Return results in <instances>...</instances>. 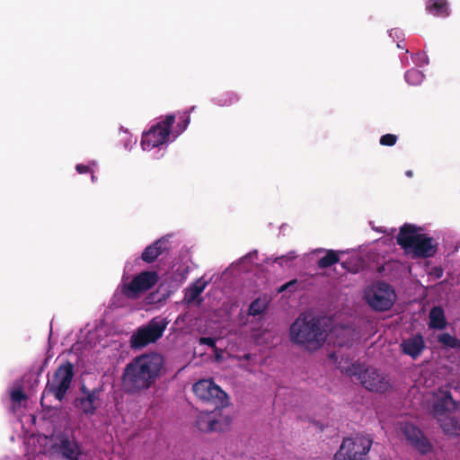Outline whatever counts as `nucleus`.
Segmentation results:
<instances>
[{
    "label": "nucleus",
    "mask_w": 460,
    "mask_h": 460,
    "mask_svg": "<svg viewBox=\"0 0 460 460\" xmlns=\"http://www.w3.org/2000/svg\"><path fill=\"white\" fill-rule=\"evenodd\" d=\"M164 358L156 352L146 353L128 362L122 374V386L128 394H140L155 384L161 376Z\"/></svg>",
    "instance_id": "nucleus-1"
},
{
    "label": "nucleus",
    "mask_w": 460,
    "mask_h": 460,
    "mask_svg": "<svg viewBox=\"0 0 460 460\" xmlns=\"http://www.w3.org/2000/svg\"><path fill=\"white\" fill-rule=\"evenodd\" d=\"M323 319L308 314H301L290 326V340L305 349L314 351L325 342L326 333Z\"/></svg>",
    "instance_id": "nucleus-2"
},
{
    "label": "nucleus",
    "mask_w": 460,
    "mask_h": 460,
    "mask_svg": "<svg viewBox=\"0 0 460 460\" xmlns=\"http://www.w3.org/2000/svg\"><path fill=\"white\" fill-rule=\"evenodd\" d=\"M420 230V227L406 223L400 228L396 242L406 253H412L416 258L433 257L438 251V243Z\"/></svg>",
    "instance_id": "nucleus-3"
},
{
    "label": "nucleus",
    "mask_w": 460,
    "mask_h": 460,
    "mask_svg": "<svg viewBox=\"0 0 460 460\" xmlns=\"http://www.w3.org/2000/svg\"><path fill=\"white\" fill-rule=\"evenodd\" d=\"M341 371L350 377H355L368 391L384 394L391 389L390 382L386 376L374 367H366L360 363H353Z\"/></svg>",
    "instance_id": "nucleus-4"
},
{
    "label": "nucleus",
    "mask_w": 460,
    "mask_h": 460,
    "mask_svg": "<svg viewBox=\"0 0 460 460\" xmlns=\"http://www.w3.org/2000/svg\"><path fill=\"white\" fill-rule=\"evenodd\" d=\"M75 376V367L73 363L66 360L61 363L54 371L52 376L48 379L45 385L43 395H53L58 401L62 402L66 397ZM43 398H41V402Z\"/></svg>",
    "instance_id": "nucleus-5"
},
{
    "label": "nucleus",
    "mask_w": 460,
    "mask_h": 460,
    "mask_svg": "<svg viewBox=\"0 0 460 460\" xmlns=\"http://www.w3.org/2000/svg\"><path fill=\"white\" fill-rule=\"evenodd\" d=\"M169 321L166 318L155 317L146 325H142L133 332L129 339V346L133 349H141L151 343L156 342L164 334Z\"/></svg>",
    "instance_id": "nucleus-6"
},
{
    "label": "nucleus",
    "mask_w": 460,
    "mask_h": 460,
    "mask_svg": "<svg viewBox=\"0 0 460 460\" xmlns=\"http://www.w3.org/2000/svg\"><path fill=\"white\" fill-rule=\"evenodd\" d=\"M372 439L365 436L346 438L334 455V460H367Z\"/></svg>",
    "instance_id": "nucleus-7"
},
{
    "label": "nucleus",
    "mask_w": 460,
    "mask_h": 460,
    "mask_svg": "<svg viewBox=\"0 0 460 460\" xmlns=\"http://www.w3.org/2000/svg\"><path fill=\"white\" fill-rule=\"evenodd\" d=\"M194 394L202 402L214 406V409L228 404L227 394L211 379H201L192 386Z\"/></svg>",
    "instance_id": "nucleus-8"
},
{
    "label": "nucleus",
    "mask_w": 460,
    "mask_h": 460,
    "mask_svg": "<svg viewBox=\"0 0 460 460\" xmlns=\"http://www.w3.org/2000/svg\"><path fill=\"white\" fill-rule=\"evenodd\" d=\"M158 279L156 271L145 270L136 275L130 282L122 283L120 292L128 299H137L144 292L151 289Z\"/></svg>",
    "instance_id": "nucleus-9"
},
{
    "label": "nucleus",
    "mask_w": 460,
    "mask_h": 460,
    "mask_svg": "<svg viewBox=\"0 0 460 460\" xmlns=\"http://www.w3.org/2000/svg\"><path fill=\"white\" fill-rule=\"evenodd\" d=\"M367 304L375 311L384 312L389 310L395 298L392 287L385 282H377L365 294Z\"/></svg>",
    "instance_id": "nucleus-10"
},
{
    "label": "nucleus",
    "mask_w": 460,
    "mask_h": 460,
    "mask_svg": "<svg viewBox=\"0 0 460 460\" xmlns=\"http://www.w3.org/2000/svg\"><path fill=\"white\" fill-rule=\"evenodd\" d=\"M175 121L173 114L167 115L165 119L153 126L142 136L141 146L144 150H151L164 144L170 136L171 128Z\"/></svg>",
    "instance_id": "nucleus-11"
},
{
    "label": "nucleus",
    "mask_w": 460,
    "mask_h": 460,
    "mask_svg": "<svg viewBox=\"0 0 460 460\" xmlns=\"http://www.w3.org/2000/svg\"><path fill=\"white\" fill-rule=\"evenodd\" d=\"M401 431L410 445L420 455H427L432 451L431 442L417 426L407 422L402 423Z\"/></svg>",
    "instance_id": "nucleus-12"
},
{
    "label": "nucleus",
    "mask_w": 460,
    "mask_h": 460,
    "mask_svg": "<svg viewBox=\"0 0 460 460\" xmlns=\"http://www.w3.org/2000/svg\"><path fill=\"white\" fill-rule=\"evenodd\" d=\"M83 396L75 400V406L84 415L93 416L100 406V391L98 389L89 390L85 385L80 388Z\"/></svg>",
    "instance_id": "nucleus-13"
},
{
    "label": "nucleus",
    "mask_w": 460,
    "mask_h": 460,
    "mask_svg": "<svg viewBox=\"0 0 460 460\" xmlns=\"http://www.w3.org/2000/svg\"><path fill=\"white\" fill-rule=\"evenodd\" d=\"M58 442L56 444V450L66 460H78L81 456V447L79 443L67 435L58 437Z\"/></svg>",
    "instance_id": "nucleus-14"
},
{
    "label": "nucleus",
    "mask_w": 460,
    "mask_h": 460,
    "mask_svg": "<svg viewBox=\"0 0 460 460\" xmlns=\"http://www.w3.org/2000/svg\"><path fill=\"white\" fill-rule=\"evenodd\" d=\"M171 249L169 238L164 236L145 248L141 259L146 263L154 262L159 256L168 253Z\"/></svg>",
    "instance_id": "nucleus-15"
},
{
    "label": "nucleus",
    "mask_w": 460,
    "mask_h": 460,
    "mask_svg": "<svg viewBox=\"0 0 460 460\" xmlns=\"http://www.w3.org/2000/svg\"><path fill=\"white\" fill-rule=\"evenodd\" d=\"M400 347L402 351L411 357L413 359L417 358L425 349V341L421 334L411 336L402 341Z\"/></svg>",
    "instance_id": "nucleus-16"
},
{
    "label": "nucleus",
    "mask_w": 460,
    "mask_h": 460,
    "mask_svg": "<svg viewBox=\"0 0 460 460\" xmlns=\"http://www.w3.org/2000/svg\"><path fill=\"white\" fill-rule=\"evenodd\" d=\"M458 403L453 399L449 391L442 393V396L438 398L433 404V411L436 416H441L447 411H456Z\"/></svg>",
    "instance_id": "nucleus-17"
},
{
    "label": "nucleus",
    "mask_w": 460,
    "mask_h": 460,
    "mask_svg": "<svg viewBox=\"0 0 460 460\" xmlns=\"http://www.w3.org/2000/svg\"><path fill=\"white\" fill-rule=\"evenodd\" d=\"M458 403L453 399L449 391L442 393V396L438 398L433 404V411L436 416H441L447 411H456Z\"/></svg>",
    "instance_id": "nucleus-18"
},
{
    "label": "nucleus",
    "mask_w": 460,
    "mask_h": 460,
    "mask_svg": "<svg viewBox=\"0 0 460 460\" xmlns=\"http://www.w3.org/2000/svg\"><path fill=\"white\" fill-rule=\"evenodd\" d=\"M458 403L453 399L449 391L442 393V396L438 398L433 404V411L436 416H441L447 411H456Z\"/></svg>",
    "instance_id": "nucleus-19"
},
{
    "label": "nucleus",
    "mask_w": 460,
    "mask_h": 460,
    "mask_svg": "<svg viewBox=\"0 0 460 460\" xmlns=\"http://www.w3.org/2000/svg\"><path fill=\"white\" fill-rule=\"evenodd\" d=\"M218 420L213 415V412H200L196 420V427L202 432H210L217 429Z\"/></svg>",
    "instance_id": "nucleus-20"
},
{
    "label": "nucleus",
    "mask_w": 460,
    "mask_h": 460,
    "mask_svg": "<svg viewBox=\"0 0 460 460\" xmlns=\"http://www.w3.org/2000/svg\"><path fill=\"white\" fill-rule=\"evenodd\" d=\"M429 327L436 330H443L447 326L444 310L441 306H434L429 312Z\"/></svg>",
    "instance_id": "nucleus-21"
},
{
    "label": "nucleus",
    "mask_w": 460,
    "mask_h": 460,
    "mask_svg": "<svg viewBox=\"0 0 460 460\" xmlns=\"http://www.w3.org/2000/svg\"><path fill=\"white\" fill-rule=\"evenodd\" d=\"M426 10L435 16L447 17L449 15L447 0H428Z\"/></svg>",
    "instance_id": "nucleus-22"
},
{
    "label": "nucleus",
    "mask_w": 460,
    "mask_h": 460,
    "mask_svg": "<svg viewBox=\"0 0 460 460\" xmlns=\"http://www.w3.org/2000/svg\"><path fill=\"white\" fill-rule=\"evenodd\" d=\"M339 252L334 250H328L326 254L317 261L319 269L329 268L340 261Z\"/></svg>",
    "instance_id": "nucleus-23"
},
{
    "label": "nucleus",
    "mask_w": 460,
    "mask_h": 460,
    "mask_svg": "<svg viewBox=\"0 0 460 460\" xmlns=\"http://www.w3.org/2000/svg\"><path fill=\"white\" fill-rule=\"evenodd\" d=\"M437 341L447 348L460 349V340L447 332L438 334Z\"/></svg>",
    "instance_id": "nucleus-24"
},
{
    "label": "nucleus",
    "mask_w": 460,
    "mask_h": 460,
    "mask_svg": "<svg viewBox=\"0 0 460 460\" xmlns=\"http://www.w3.org/2000/svg\"><path fill=\"white\" fill-rule=\"evenodd\" d=\"M238 100V95L235 93L226 92L217 97V103L220 106H229L237 102Z\"/></svg>",
    "instance_id": "nucleus-25"
},
{
    "label": "nucleus",
    "mask_w": 460,
    "mask_h": 460,
    "mask_svg": "<svg viewBox=\"0 0 460 460\" xmlns=\"http://www.w3.org/2000/svg\"><path fill=\"white\" fill-rule=\"evenodd\" d=\"M405 80L409 84L417 85L423 80L422 73L418 69H411L405 73Z\"/></svg>",
    "instance_id": "nucleus-26"
},
{
    "label": "nucleus",
    "mask_w": 460,
    "mask_h": 460,
    "mask_svg": "<svg viewBox=\"0 0 460 460\" xmlns=\"http://www.w3.org/2000/svg\"><path fill=\"white\" fill-rule=\"evenodd\" d=\"M193 110H194V107H191L190 111H184L180 116V118H179L180 121L178 122L177 127H176L177 135H180L181 133H182L189 126L190 121V112Z\"/></svg>",
    "instance_id": "nucleus-27"
},
{
    "label": "nucleus",
    "mask_w": 460,
    "mask_h": 460,
    "mask_svg": "<svg viewBox=\"0 0 460 460\" xmlns=\"http://www.w3.org/2000/svg\"><path fill=\"white\" fill-rule=\"evenodd\" d=\"M265 310V305L261 303L260 299H255L252 302L249 307V314L251 315L256 316L260 315Z\"/></svg>",
    "instance_id": "nucleus-28"
},
{
    "label": "nucleus",
    "mask_w": 460,
    "mask_h": 460,
    "mask_svg": "<svg viewBox=\"0 0 460 460\" xmlns=\"http://www.w3.org/2000/svg\"><path fill=\"white\" fill-rule=\"evenodd\" d=\"M10 397H11V400L13 402H18V403H21L22 401H26L28 398L26 394L22 391V388L13 389L11 392Z\"/></svg>",
    "instance_id": "nucleus-29"
},
{
    "label": "nucleus",
    "mask_w": 460,
    "mask_h": 460,
    "mask_svg": "<svg viewBox=\"0 0 460 460\" xmlns=\"http://www.w3.org/2000/svg\"><path fill=\"white\" fill-rule=\"evenodd\" d=\"M380 145L386 146H393L397 142V136L394 134H385L380 137Z\"/></svg>",
    "instance_id": "nucleus-30"
},
{
    "label": "nucleus",
    "mask_w": 460,
    "mask_h": 460,
    "mask_svg": "<svg viewBox=\"0 0 460 460\" xmlns=\"http://www.w3.org/2000/svg\"><path fill=\"white\" fill-rule=\"evenodd\" d=\"M204 285H201V286H198V285H194L190 289V292L188 294L189 296V300L190 301H194L198 296H200V294L203 292L204 290Z\"/></svg>",
    "instance_id": "nucleus-31"
},
{
    "label": "nucleus",
    "mask_w": 460,
    "mask_h": 460,
    "mask_svg": "<svg viewBox=\"0 0 460 460\" xmlns=\"http://www.w3.org/2000/svg\"><path fill=\"white\" fill-rule=\"evenodd\" d=\"M199 342L201 345H208V347L217 349L216 339L211 337H200Z\"/></svg>",
    "instance_id": "nucleus-32"
},
{
    "label": "nucleus",
    "mask_w": 460,
    "mask_h": 460,
    "mask_svg": "<svg viewBox=\"0 0 460 460\" xmlns=\"http://www.w3.org/2000/svg\"><path fill=\"white\" fill-rule=\"evenodd\" d=\"M75 170L80 174L87 173V172H92V170H91L89 165H84V164H78L75 166Z\"/></svg>",
    "instance_id": "nucleus-33"
},
{
    "label": "nucleus",
    "mask_w": 460,
    "mask_h": 460,
    "mask_svg": "<svg viewBox=\"0 0 460 460\" xmlns=\"http://www.w3.org/2000/svg\"><path fill=\"white\" fill-rule=\"evenodd\" d=\"M296 258V255L294 252L289 253L286 256H281L276 260V261H279V263H282L283 261H289Z\"/></svg>",
    "instance_id": "nucleus-34"
},
{
    "label": "nucleus",
    "mask_w": 460,
    "mask_h": 460,
    "mask_svg": "<svg viewBox=\"0 0 460 460\" xmlns=\"http://www.w3.org/2000/svg\"><path fill=\"white\" fill-rule=\"evenodd\" d=\"M296 282H297L296 279L288 281V283L281 286V288H279V291H284L286 289L290 288L291 287L295 286L296 284Z\"/></svg>",
    "instance_id": "nucleus-35"
},
{
    "label": "nucleus",
    "mask_w": 460,
    "mask_h": 460,
    "mask_svg": "<svg viewBox=\"0 0 460 460\" xmlns=\"http://www.w3.org/2000/svg\"><path fill=\"white\" fill-rule=\"evenodd\" d=\"M405 175H406L407 177H412L413 172H412V171L408 170V171H406V172H405Z\"/></svg>",
    "instance_id": "nucleus-36"
},
{
    "label": "nucleus",
    "mask_w": 460,
    "mask_h": 460,
    "mask_svg": "<svg viewBox=\"0 0 460 460\" xmlns=\"http://www.w3.org/2000/svg\"><path fill=\"white\" fill-rule=\"evenodd\" d=\"M92 181H95V176L93 174V172H92Z\"/></svg>",
    "instance_id": "nucleus-37"
},
{
    "label": "nucleus",
    "mask_w": 460,
    "mask_h": 460,
    "mask_svg": "<svg viewBox=\"0 0 460 460\" xmlns=\"http://www.w3.org/2000/svg\"><path fill=\"white\" fill-rule=\"evenodd\" d=\"M334 357H335V353L330 355V358H332Z\"/></svg>",
    "instance_id": "nucleus-38"
},
{
    "label": "nucleus",
    "mask_w": 460,
    "mask_h": 460,
    "mask_svg": "<svg viewBox=\"0 0 460 460\" xmlns=\"http://www.w3.org/2000/svg\"><path fill=\"white\" fill-rule=\"evenodd\" d=\"M341 265H342L343 268H346V263L345 262H342Z\"/></svg>",
    "instance_id": "nucleus-39"
},
{
    "label": "nucleus",
    "mask_w": 460,
    "mask_h": 460,
    "mask_svg": "<svg viewBox=\"0 0 460 460\" xmlns=\"http://www.w3.org/2000/svg\"><path fill=\"white\" fill-rule=\"evenodd\" d=\"M421 58H422L423 59H427V58H426L425 56H423V55H421Z\"/></svg>",
    "instance_id": "nucleus-40"
}]
</instances>
